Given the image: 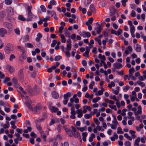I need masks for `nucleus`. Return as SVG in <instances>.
<instances>
[{
	"label": "nucleus",
	"instance_id": "obj_4",
	"mask_svg": "<svg viewBox=\"0 0 146 146\" xmlns=\"http://www.w3.org/2000/svg\"><path fill=\"white\" fill-rule=\"evenodd\" d=\"M113 68L112 69V71L115 72L116 69H119L123 67L122 65L119 63H115L113 64Z\"/></svg>",
	"mask_w": 146,
	"mask_h": 146
},
{
	"label": "nucleus",
	"instance_id": "obj_21",
	"mask_svg": "<svg viewBox=\"0 0 146 146\" xmlns=\"http://www.w3.org/2000/svg\"><path fill=\"white\" fill-rule=\"evenodd\" d=\"M86 50L85 52L83 54V56H86L87 58L89 57V49L88 47L86 48Z\"/></svg>",
	"mask_w": 146,
	"mask_h": 146
},
{
	"label": "nucleus",
	"instance_id": "obj_26",
	"mask_svg": "<svg viewBox=\"0 0 146 146\" xmlns=\"http://www.w3.org/2000/svg\"><path fill=\"white\" fill-rule=\"evenodd\" d=\"M71 96V94L68 92L64 95L63 97L64 99H68V98Z\"/></svg>",
	"mask_w": 146,
	"mask_h": 146
},
{
	"label": "nucleus",
	"instance_id": "obj_3",
	"mask_svg": "<svg viewBox=\"0 0 146 146\" xmlns=\"http://www.w3.org/2000/svg\"><path fill=\"white\" fill-rule=\"evenodd\" d=\"M31 6H28L27 7L28 17L26 19V20L28 21H31L33 18V15L32 14L31 12Z\"/></svg>",
	"mask_w": 146,
	"mask_h": 146
},
{
	"label": "nucleus",
	"instance_id": "obj_20",
	"mask_svg": "<svg viewBox=\"0 0 146 146\" xmlns=\"http://www.w3.org/2000/svg\"><path fill=\"white\" fill-rule=\"evenodd\" d=\"M82 140L84 141H86V137L88 135V133L86 132H82Z\"/></svg>",
	"mask_w": 146,
	"mask_h": 146
},
{
	"label": "nucleus",
	"instance_id": "obj_8",
	"mask_svg": "<svg viewBox=\"0 0 146 146\" xmlns=\"http://www.w3.org/2000/svg\"><path fill=\"white\" fill-rule=\"evenodd\" d=\"M80 35L84 38L89 37L91 36L90 33L88 32L83 31L80 33Z\"/></svg>",
	"mask_w": 146,
	"mask_h": 146
},
{
	"label": "nucleus",
	"instance_id": "obj_50",
	"mask_svg": "<svg viewBox=\"0 0 146 146\" xmlns=\"http://www.w3.org/2000/svg\"><path fill=\"white\" fill-rule=\"evenodd\" d=\"M70 113L71 115L70 116V118L72 119H75L76 117L75 115L76 114V113L70 112Z\"/></svg>",
	"mask_w": 146,
	"mask_h": 146
},
{
	"label": "nucleus",
	"instance_id": "obj_61",
	"mask_svg": "<svg viewBox=\"0 0 146 146\" xmlns=\"http://www.w3.org/2000/svg\"><path fill=\"white\" fill-rule=\"evenodd\" d=\"M128 0H122L121 2L122 5L124 7H125L126 5V3L127 2Z\"/></svg>",
	"mask_w": 146,
	"mask_h": 146
},
{
	"label": "nucleus",
	"instance_id": "obj_53",
	"mask_svg": "<svg viewBox=\"0 0 146 146\" xmlns=\"http://www.w3.org/2000/svg\"><path fill=\"white\" fill-rule=\"evenodd\" d=\"M102 91L101 90H100L98 91L96 93L95 95L96 96H98L101 95H102Z\"/></svg>",
	"mask_w": 146,
	"mask_h": 146
},
{
	"label": "nucleus",
	"instance_id": "obj_18",
	"mask_svg": "<svg viewBox=\"0 0 146 146\" xmlns=\"http://www.w3.org/2000/svg\"><path fill=\"white\" fill-rule=\"evenodd\" d=\"M76 113L78 114L77 117L79 118L82 117L83 115L82 111L81 109H80L77 110L76 111Z\"/></svg>",
	"mask_w": 146,
	"mask_h": 146
},
{
	"label": "nucleus",
	"instance_id": "obj_49",
	"mask_svg": "<svg viewBox=\"0 0 146 146\" xmlns=\"http://www.w3.org/2000/svg\"><path fill=\"white\" fill-rule=\"evenodd\" d=\"M15 135L17 137L18 140L21 141L22 140V137L20 136V135L19 134L15 133Z\"/></svg>",
	"mask_w": 146,
	"mask_h": 146
},
{
	"label": "nucleus",
	"instance_id": "obj_52",
	"mask_svg": "<svg viewBox=\"0 0 146 146\" xmlns=\"http://www.w3.org/2000/svg\"><path fill=\"white\" fill-rule=\"evenodd\" d=\"M15 58V56L14 54H11L10 55L9 58V60L12 61L13 59Z\"/></svg>",
	"mask_w": 146,
	"mask_h": 146
},
{
	"label": "nucleus",
	"instance_id": "obj_14",
	"mask_svg": "<svg viewBox=\"0 0 146 146\" xmlns=\"http://www.w3.org/2000/svg\"><path fill=\"white\" fill-rule=\"evenodd\" d=\"M18 76L20 80H22L24 77L23 69L20 70L18 72Z\"/></svg>",
	"mask_w": 146,
	"mask_h": 146
},
{
	"label": "nucleus",
	"instance_id": "obj_33",
	"mask_svg": "<svg viewBox=\"0 0 146 146\" xmlns=\"http://www.w3.org/2000/svg\"><path fill=\"white\" fill-rule=\"evenodd\" d=\"M40 134L41 136L42 137V138L43 139L44 141H45L46 140V133H44V132L43 131H41L40 132Z\"/></svg>",
	"mask_w": 146,
	"mask_h": 146
},
{
	"label": "nucleus",
	"instance_id": "obj_41",
	"mask_svg": "<svg viewBox=\"0 0 146 146\" xmlns=\"http://www.w3.org/2000/svg\"><path fill=\"white\" fill-rule=\"evenodd\" d=\"M130 31L131 33H134L135 29V26L134 25H131L130 27Z\"/></svg>",
	"mask_w": 146,
	"mask_h": 146
},
{
	"label": "nucleus",
	"instance_id": "obj_42",
	"mask_svg": "<svg viewBox=\"0 0 146 146\" xmlns=\"http://www.w3.org/2000/svg\"><path fill=\"white\" fill-rule=\"evenodd\" d=\"M90 113H86L84 115V117L86 119H88L92 117Z\"/></svg>",
	"mask_w": 146,
	"mask_h": 146
},
{
	"label": "nucleus",
	"instance_id": "obj_60",
	"mask_svg": "<svg viewBox=\"0 0 146 146\" xmlns=\"http://www.w3.org/2000/svg\"><path fill=\"white\" fill-rule=\"evenodd\" d=\"M71 127L72 130L71 131L70 133H73L76 131V129L73 126H72Z\"/></svg>",
	"mask_w": 146,
	"mask_h": 146
},
{
	"label": "nucleus",
	"instance_id": "obj_12",
	"mask_svg": "<svg viewBox=\"0 0 146 146\" xmlns=\"http://www.w3.org/2000/svg\"><path fill=\"white\" fill-rule=\"evenodd\" d=\"M112 122L113 124L111 125V128L112 129H116L118 125V122L117 120H113L112 121Z\"/></svg>",
	"mask_w": 146,
	"mask_h": 146
},
{
	"label": "nucleus",
	"instance_id": "obj_40",
	"mask_svg": "<svg viewBox=\"0 0 146 146\" xmlns=\"http://www.w3.org/2000/svg\"><path fill=\"white\" fill-rule=\"evenodd\" d=\"M18 18L20 20L23 21H25L26 20V19L22 15H19L18 17Z\"/></svg>",
	"mask_w": 146,
	"mask_h": 146
},
{
	"label": "nucleus",
	"instance_id": "obj_6",
	"mask_svg": "<svg viewBox=\"0 0 146 146\" xmlns=\"http://www.w3.org/2000/svg\"><path fill=\"white\" fill-rule=\"evenodd\" d=\"M122 30L120 29H118L117 31H116L113 29H112L111 31V33L112 34H115L117 36L120 35L122 33Z\"/></svg>",
	"mask_w": 146,
	"mask_h": 146
},
{
	"label": "nucleus",
	"instance_id": "obj_1",
	"mask_svg": "<svg viewBox=\"0 0 146 146\" xmlns=\"http://www.w3.org/2000/svg\"><path fill=\"white\" fill-rule=\"evenodd\" d=\"M27 90L29 93L30 95H31L32 94L31 90L34 93V94L35 95L38 94L40 91V89L39 88H37V86L36 85H35L33 88L32 89H31L30 86H29L28 87L27 89Z\"/></svg>",
	"mask_w": 146,
	"mask_h": 146
},
{
	"label": "nucleus",
	"instance_id": "obj_34",
	"mask_svg": "<svg viewBox=\"0 0 146 146\" xmlns=\"http://www.w3.org/2000/svg\"><path fill=\"white\" fill-rule=\"evenodd\" d=\"M129 133L131 135V136L133 138H135L136 137V135L135 134V131L132 130H130L129 131Z\"/></svg>",
	"mask_w": 146,
	"mask_h": 146
},
{
	"label": "nucleus",
	"instance_id": "obj_48",
	"mask_svg": "<svg viewBox=\"0 0 146 146\" xmlns=\"http://www.w3.org/2000/svg\"><path fill=\"white\" fill-rule=\"evenodd\" d=\"M100 100V97H97L96 98H93L92 100V102L93 103H96L98 101Z\"/></svg>",
	"mask_w": 146,
	"mask_h": 146
},
{
	"label": "nucleus",
	"instance_id": "obj_7",
	"mask_svg": "<svg viewBox=\"0 0 146 146\" xmlns=\"http://www.w3.org/2000/svg\"><path fill=\"white\" fill-rule=\"evenodd\" d=\"M7 33V30L5 29L2 28H0V36L1 37H4L5 35Z\"/></svg>",
	"mask_w": 146,
	"mask_h": 146
},
{
	"label": "nucleus",
	"instance_id": "obj_64",
	"mask_svg": "<svg viewBox=\"0 0 146 146\" xmlns=\"http://www.w3.org/2000/svg\"><path fill=\"white\" fill-rule=\"evenodd\" d=\"M83 108L84 109L86 108V110H88L89 111H91V110L90 107L89 106H84Z\"/></svg>",
	"mask_w": 146,
	"mask_h": 146
},
{
	"label": "nucleus",
	"instance_id": "obj_55",
	"mask_svg": "<svg viewBox=\"0 0 146 146\" xmlns=\"http://www.w3.org/2000/svg\"><path fill=\"white\" fill-rule=\"evenodd\" d=\"M5 2L7 5H10L12 3V1L11 0H5Z\"/></svg>",
	"mask_w": 146,
	"mask_h": 146
},
{
	"label": "nucleus",
	"instance_id": "obj_17",
	"mask_svg": "<svg viewBox=\"0 0 146 146\" xmlns=\"http://www.w3.org/2000/svg\"><path fill=\"white\" fill-rule=\"evenodd\" d=\"M7 11L8 14L10 15H12L14 13L13 9L11 7H9L7 8Z\"/></svg>",
	"mask_w": 146,
	"mask_h": 146
},
{
	"label": "nucleus",
	"instance_id": "obj_30",
	"mask_svg": "<svg viewBox=\"0 0 146 146\" xmlns=\"http://www.w3.org/2000/svg\"><path fill=\"white\" fill-rule=\"evenodd\" d=\"M5 16V12L4 11L0 12V19H2Z\"/></svg>",
	"mask_w": 146,
	"mask_h": 146
},
{
	"label": "nucleus",
	"instance_id": "obj_37",
	"mask_svg": "<svg viewBox=\"0 0 146 146\" xmlns=\"http://www.w3.org/2000/svg\"><path fill=\"white\" fill-rule=\"evenodd\" d=\"M51 16L53 17L55 19H58L56 16V13L55 12L53 11H51Z\"/></svg>",
	"mask_w": 146,
	"mask_h": 146
},
{
	"label": "nucleus",
	"instance_id": "obj_11",
	"mask_svg": "<svg viewBox=\"0 0 146 146\" xmlns=\"http://www.w3.org/2000/svg\"><path fill=\"white\" fill-rule=\"evenodd\" d=\"M42 109V107L40 104H38L36 106L34 107L33 110L35 112H39Z\"/></svg>",
	"mask_w": 146,
	"mask_h": 146
},
{
	"label": "nucleus",
	"instance_id": "obj_56",
	"mask_svg": "<svg viewBox=\"0 0 146 146\" xmlns=\"http://www.w3.org/2000/svg\"><path fill=\"white\" fill-rule=\"evenodd\" d=\"M62 57L58 55L56 56L54 58V60L55 61H58L61 59Z\"/></svg>",
	"mask_w": 146,
	"mask_h": 146
},
{
	"label": "nucleus",
	"instance_id": "obj_38",
	"mask_svg": "<svg viewBox=\"0 0 146 146\" xmlns=\"http://www.w3.org/2000/svg\"><path fill=\"white\" fill-rule=\"evenodd\" d=\"M25 45L27 47L30 48H33L34 46L32 44L30 43H27Z\"/></svg>",
	"mask_w": 146,
	"mask_h": 146
},
{
	"label": "nucleus",
	"instance_id": "obj_54",
	"mask_svg": "<svg viewBox=\"0 0 146 146\" xmlns=\"http://www.w3.org/2000/svg\"><path fill=\"white\" fill-rule=\"evenodd\" d=\"M127 114V117L129 119H131V117L133 114V113L129 111L128 113Z\"/></svg>",
	"mask_w": 146,
	"mask_h": 146
},
{
	"label": "nucleus",
	"instance_id": "obj_43",
	"mask_svg": "<svg viewBox=\"0 0 146 146\" xmlns=\"http://www.w3.org/2000/svg\"><path fill=\"white\" fill-rule=\"evenodd\" d=\"M50 109L54 112H56L58 110V109L57 108L53 106L51 107Z\"/></svg>",
	"mask_w": 146,
	"mask_h": 146
},
{
	"label": "nucleus",
	"instance_id": "obj_13",
	"mask_svg": "<svg viewBox=\"0 0 146 146\" xmlns=\"http://www.w3.org/2000/svg\"><path fill=\"white\" fill-rule=\"evenodd\" d=\"M131 95H130V99L131 102H134L135 100V98H136V93L135 91H133L132 92Z\"/></svg>",
	"mask_w": 146,
	"mask_h": 146
},
{
	"label": "nucleus",
	"instance_id": "obj_27",
	"mask_svg": "<svg viewBox=\"0 0 146 146\" xmlns=\"http://www.w3.org/2000/svg\"><path fill=\"white\" fill-rule=\"evenodd\" d=\"M135 69L133 67L130 68L129 71V77H132V74L134 73Z\"/></svg>",
	"mask_w": 146,
	"mask_h": 146
},
{
	"label": "nucleus",
	"instance_id": "obj_47",
	"mask_svg": "<svg viewBox=\"0 0 146 146\" xmlns=\"http://www.w3.org/2000/svg\"><path fill=\"white\" fill-rule=\"evenodd\" d=\"M60 37L61 39V42L63 43H65L66 41V39L64 35H61Z\"/></svg>",
	"mask_w": 146,
	"mask_h": 146
},
{
	"label": "nucleus",
	"instance_id": "obj_16",
	"mask_svg": "<svg viewBox=\"0 0 146 146\" xmlns=\"http://www.w3.org/2000/svg\"><path fill=\"white\" fill-rule=\"evenodd\" d=\"M52 97L55 99H57L59 97L58 93L54 91H53L51 92Z\"/></svg>",
	"mask_w": 146,
	"mask_h": 146
},
{
	"label": "nucleus",
	"instance_id": "obj_5",
	"mask_svg": "<svg viewBox=\"0 0 146 146\" xmlns=\"http://www.w3.org/2000/svg\"><path fill=\"white\" fill-rule=\"evenodd\" d=\"M3 25L5 27L10 30H12L13 29V25L11 23L7 22H4L3 23Z\"/></svg>",
	"mask_w": 146,
	"mask_h": 146
},
{
	"label": "nucleus",
	"instance_id": "obj_25",
	"mask_svg": "<svg viewBox=\"0 0 146 146\" xmlns=\"http://www.w3.org/2000/svg\"><path fill=\"white\" fill-rule=\"evenodd\" d=\"M69 135L70 136L74 135L75 137H77L80 136V134L78 132L76 131L73 133H70V134H69Z\"/></svg>",
	"mask_w": 146,
	"mask_h": 146
},
{
	"label": "nucleus",
	"instance_id": "obj_15",
	"mask_svg": "<svg viewBox=\"0 0 146 146\" xmlns=\"http://www.w3.org/2000/svg\"><path fill=\"white\" fill-rule=\"evenodd\" d=\"M142 108L141 106H139L137 108V111L135 112V115L136 116H138L142 113Z\"/></svg>",
	"mask_w": 146,
	"mask_h": 146
},
{
	"label": "nucleus",
	"instance_id": "obj_44",
	"mask_svg": "<svg viewBox=\"0 0 146 146\" xmlns=\"http://www.w3.org/2000/svg\"><path fill=\"white\" fill-rule=\"evenodd\" d=\"M117 133L118 134L123 133V131H122L121 128L120 127H118L117 129Z\"/></svg>",
	"mask_w": 146,
	"mask_h": 146
},
{
	"label": "nucleus",
	"instance_id": "obj_35",
	"mask_svg": "<svg viewBox=\"0 0 146 146\" xmlns=\"http://www.w3.org/2000/svg\"><path fill=\"white\" fill-rule=\"evenodd\" d=\"M80 11H81L83 14H85L86 13V10L85 8H83L81 7L80 6L79 8Z\"/></svg>",
	"mask_w": 146,
	"mask_h": 146
},
{
	"label": "nucleus",
	"instance_id": "obj_63",
	"mask_svg": "<svg viewBox=\"0 0 146 146\" xmlns=\"http://www.w3.org/2000/svg\"><path fill=\"white\" fill-rule=\"evenodd\" d=\"M57 42L55 40H53L52 43L51 44V46L52 47H54L55 45L57 43Z\"/></svg>",
	"mask_w": 146,
	"mask_h": 146
},
{
	"label": "nucleus",
	"instance_id": "obj_57",
	"mask_svg": "<svg viewBox=\"0 0 146 146\" xmlns=\"http://www.w3.org/2000/svg\"><path fill=\"white\" fill-rule=\"evenodd\" d=\"M98 110L96 109H94L93 110V111H92L90 112L91 115H94L96 112H97Z\"/></svg>",
	"mask_w": 146,
	"mask_h": 146
},
{
	"label": "nucleus",
	"instance_id": "obj_10",
	"mask_svg": "<svg viewBox=\"0 0 146 146\" xmlns=\"http://www.w3.org/2000/svg\"><path fill=\"white\" fill-rule=\"evenodd\" d=\"M5 68L10 73H12L15 71L14 68L9 64L6 65L5 66Z\"/></svg>",
	"mask_w": 146,
	"mask_h": 146
},
{
	"label": "nucleus",
	"instance_id": "obj_31",
	"mask_svg": "<svg viewBox=\"0 0 146 146\" xmlns=\"http://www.w3.org/2000/svg\"><path fill=\"white\" fill-rule=\"evenodd\" d=\"M12 81L14 83L16 87L18 88L20 86L17 83V80L15 78H13L12 79Z\"/></svg>",
	"mask_w": 146,
	"mask_h": 146
},
{
	"label": "nucleus",
	"instance_id": "obj_59",
	"mask_svg": "<svg viewBox=\"0 0 146 146\" xmlns=\"http://www.w3.org/2000/svg\"><path fill=\"white\" fill-rule=\"evenodd\" d=\"M40 8L42 11L43 12H45L46 11V9L45 7L43 5L40 6Z\"/></svg>",
	"mask_w": 146,
	"mask_h": 146
},
{
	"label": "nucleus",
	"instance_id": "obj_51",
	"mask_svg": "<svg viewBox=\"0 0 146 146\" xmlns=\"http://www.w3.org/2000/svg\"><path fill=\"white\" fill-rule=\"evenodd\" d=\"M77 129L79 130L80 131L83 132L86 129V126H84L80 128L77 127Z\"/></svg>",
	"mask_w": 146,
	"mask_h": 146
},
{
	"label": "nucleus",
	"instance_id": "obj_22",
	"mask_svg": "<svg viewBox=\"0 0 146 146\" xmlns=\"http://www.w3.org/2000/svg\"><path fill=\"white\" fill-rule=\"evenodd\" d=\"M90 9L93 13H96V10L95 8L94 5L93 4H92L90 5Z\"/></svg>",
	"mask_w": 146,
	"mask_h": 146
},
{
	"label": "nucleus",
	"instance_id": "obj_19",
	"mask_svg": "<svg viewBox=\"0 0 146 146\" xmlns=\"http://www.w3.org/2000/svg\"><path fill=\"white\" fill-rule=\"evenodd\" d=\"M141 46L138 44H137L135 47V49L136 51L137 52H140L141 50Z\"/></svg>",
	"mask_w": 146,
	"mask_h": 146
},
{
	"label": "nucleus",
	"instance_id": "obj_23",
	"mask_svg": "<svg viewBox=\"0 0 146 146\" xmlns=\"http://www.w3.org/2000/svg\"><path fill=\"white\" fill-rule=\"evenodd\" d=\"M37 37L36 38L35 40L37 42H39L40 40V38L42 37V35L40 33H38L37 35Z\"/></svg>",
	"mask_w": 146,
	"mask_h": 146
},
{
	"label": "nucleus",
	"instance_id": "obj_9",
	"mask_svg": "<svg viewBox=\"0 0 146 146\" xmlns=\"http://www.w3.org/2000/svg\"><path fill=\"white\" fill-rule=\"evenodd\" d=\"M133 51V49L131 46H129L125 49V54L128 55L130 54Z\"/></svg>",
	"mask_w": 146,
	"mask_h": 146
},
{
	"label": "nucleus",
	"instance_id": "obj_58",
	"mask_svg": "<svg viewBox=\"0 0 146 146\" xmlns=\"http://www.w3.org/2000/svg\"><path fill=\"white\" fill-rule=\"evenodd\" d=\"M125 146H131V144L130 142L129 141H126L124 143Z\"/></svg>",
	"mask_w": 146,
	"mask_h": 146
},
{
	"label": "nucleus",
	"instance_id": "obj_32",
	"mask_svg": "<svg viewBox=\"0 0 146 146\" xmlns=\"http://www.w3.org/2000/svg\"><path fill=\"white\" fill-rule=\"evenodd\" d=\"M95 30L96 31L97 33L98 34L101 32L102 28L100 26H99V27L96 28Z\"/></svg>",
	"mask_w": 146,
	"mask_h": 146
},
{
	"label": "nucleus",
	"instance_id": "obj_36",
	"mask_svg": "<svg viewBox=\"0 0 146 146\" xmlns=\"http://www.w3.org/2000/svg\"><path fill=\"white\" fill-rule=\"evenodd\" d=\"M116 12V10L114 9H113L110 10V16H113L114 15Z\"/></svg>",
	"mask_w": 146,
	"mask_h": 146
},
{
	"label": "nucleus",
	"instance_id": "obj_2",
	"mask_svg": "<svg viewBox=\"0 0 146 146\" xmlns=\"http://www.w3.org/2000/svg\"><path fill=\"white\" fill-rule=\"evenodd\" d=\"M14 48L12 44L8 43L4 47V51L7 54H9L11 51H13Z\"/></svg>",
	"mask_w": 146,
	"mask_h": 146
},
{
	"label": "nucleus",
	"instance_id": "obj_39",
	"mask_svg": "<svg viewBox=\"0 0 146 146\" xmlns=\"http://www.w3.org/2000/svg\"><path fill=\"white\" fill-rule=\"evenodd\" d=\"M71 43H68L66 45V49L68 51H69L71 50Z\"/></svg>",
	"mask_w": 146,
	"mask_h": 146
},
{
	"label": "nucleus",
	"instance_id": "obj_24",
	"mask_svg": "<svg viewBox=\"0 0 146 146\" xmlns=\"http://www.w3.org/2000/svg\"><path fill=\"white\" fill-rule=\"evenodd\" d=\"M27 127V129H25L23 130V132L25 133H27L29 132H30L32 130V128L31 127V126H26Z\"/></svg>",
	"mask_w": 146,
	"mask_h": 146
},
{
	"label": "nucleus",
	"instance_id": "obj_62",
	"mask_svg": "<svg viewBox=\"0 0 146 146\" xmlns=\"http://www.w3.org/2000/svg\"><path fill=\"white\" fill-rule=\"evenodd\" d=\"M109 106L110 108L111 109H114L115 111H116L117 110V109L115 105L111 106L110 105H109Z\"/></svg>",
	"mask_w": 146,
	"mask_h": 146
},
{
	"label": "nucleus",
	"instance_id": "obj_45",
	"mask_svg": "<svg viewBox=\"0 0 146 146\" xmlns=\"http://www.w3.org/2000/svg\"><path fill=\"white\" fill-rule=\"evenodd\" d=\"M124 137L128 139L131 141L132 140V137L129 136L127 133L124 134Z\"/></svg>",
	"mask_w": 146,
	"mask_h": 146
},
{
	"label": "nucleus",
	"instance_id": "obj_28",
	"mask_svg": "<svg viewBox=\"0 0 146 146\" xmlns=\"http://www.w3.org/2000/svg\"><path fill=\"white\" fill-rule=\"evenodd\" d=\"M140 140V139L139 137H137L135 141V145L136 146H139V143Z\"/></svg>",
	"mask_w": 146,
	"mask_h": 146
},
{
	"label": "nucleus",
	"instance_id": "obj_29",
	"mask_svg": "<svg viewBox=\"0 0 146 146\" xmlns=\"http://www.w3.org/2000/svg\"><path fill=\"white\" fill-rule=\"evenodd\" d=\"M98 58L101 59V60L105 61L106 60V58L105 56L104 55H102L101 54H99L98 56Z\"/></svg>",
	"mask_w": 146,
	"mask_h": 146
},
{
	"label": "nucleus",
	"instance_id": "obj_46",
	"mask_svg": "<svg viewBox=\"0 0 146 146\" xmlns=\"http://www.w3.org/2000/svg\"><path fill=\"white\" fill-rule=\"evenodd\" d=\"M137 83L139 85L141 86L142 87H144L145 86V83L141 82L140 80L137 81Z\"/></svg>",
	"mask_w": 146,
	"mask_h": 146
}]
</instances>
